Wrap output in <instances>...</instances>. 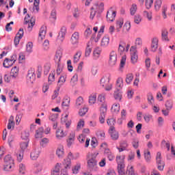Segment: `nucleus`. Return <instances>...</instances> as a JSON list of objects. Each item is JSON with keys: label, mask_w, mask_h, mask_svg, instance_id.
<instances>
[{"label": "nucleus", "mask_w": 175, "mask_h": 175, "mask_svg": "<svg viewBox=\"0 0 175 175\" xmlns=\"http://www.w3.org/2000/svg\"><path fill=\"white\" fill-rule=\"evenodd\" d=\"M98 153H89L87 155L88 169L90 172H96L98 170V161H96Z\"/></svg>", "instance_id": "1"}, {"label": "nucleus", "mask_w": 175, "mask_h": 175, "mask_svg": "<svg viewBox=\"0 0 175 175\" xmlns=\"http://www.w3.org/2000/svg\"><path fill=\"white\" fill-rule=\"evenodd\" d=\"M125 156H117L116 162L118 164V173L119 175H126L125 174V163L124 161Z\"/></svg>", "instance_id": "2"}, {"label": "nucleus", "mask_w": 175, "mask_h": 175, "mask_svg": "<svg viewBox=\"0 0 175 175\" xmlns=\"http://www.w3.org/2000/svg\"><path fill=\"white\" fill-rule=\"evenodd\" d=\"M108 64L111 67L116 66V64H117V53H116V51H112L109 53Z\"/></svg>", "instance_id": "3"}, {"label": "nucleus", "mask_w": 175, "mask_h": 175, "mask_svg": "<svg viewBox=\"0 0 175 175\" xmlns=\"http://www.w3.org/2000/svg\"><path fill=\"white\" fill-rule=\"evenodd\" d=\"M35 79H36V75H35V70H29L27 77L28 83H31V84L33 83V81H35Z\"/></svg>", "instance_id": "4"}, {"label": "nucleus", "mask_w": 175, "mask_h": 175, "mask_svg": "<svg viewBox=\"0 0 175 175\" xmlns=\"http://www.w3.org/2000/svg\"><path fill=\"white\" fill-rule=\"evenodd\" d=\"M23 36H24V29L21 28L14 40L15 46L18 45V43H20V40L23 39Z\"/></svg>", "instance_id": "5"}, {"label": "nucleus", "mask_w": 175, "mask_h": 175, "mask_svg": "<svg viewBox=\"0 0 175 175\" xmlns=\"http://www.w3.org/2000/svg\"><path fill=\"white\" fill-rule=\"evenodd\" d=\"M114 126H111L109 128V132L111 135L112 140H118L119 134L118 131H116Z\"/></svg>", "instance_id": "6"}, {"label": "nucleus", "mask_w": 175, "mask_h": 175, "mask_svg": "<svg viewBox=\"0 0 175 175\" xmlns=\"http://www.w3.org/2000/svg\"><path fill=\"white\" fill-rule=\"evenodd\" d=\"M116 11L109 10L107 12V21H110L111 23H113L116 18Z\"/></svg>", "instance_id": "7"}, {"label": "nucleus", "mask_w": 175, "mask_h": 175, "mask_svg": "<svg viewBox=\"0 0 175 175\" xmlns=\"http://www.w3.org/2000/svg\"><path fill=\"white\" fill-rule=\"evenodd\" d=\"M40 154V150L39 148L33 149L31 154L30 157L33 161H36L39 158V154Z\"/></svg>", "instance_id": "8"}, {"label": "nucleus", "mask_w": 175, "mask_h": 175, "mask_svg": "<svg viewBox=\"0 0 175 175\" xmlns=\"http://www.w3.org/2000/svg\"><path fill=\"white\" fill-rule=\"evenodd\" d=\"M65 35H66V28L65 27H62L57 36L58 40H60V42H64Z\"/></svg>", "instance_id": "9"}, {"label": "nucleus", "mask_w": 175, "mask_h": 175, "mask_svg": "<svg viewBox=\"0 0 175 175\" xmlns=\"http://www.w3.org/2000/svg\"><path fill=\"white\" fill-rule=\"evenodd\" d=\"M71 159H73V154H72V152H70L68 154V158L65 161L66 169H70V166L72 165Z\"/></svg>", "instance_id": "10"}, {"label": "nucleus", "mask_w": 175, "mask_h": 175, "mask_svg": "<svg viewBox=\"0 0 175 175\" xmlns=\"http://www.w3.org/2000/svg\"><path fill=\"white\" fill-rule=\"evenodd\" d=\"M91 10H98L99 13H102L105 10V4L103 3H96L94 7L91 8Z\"/></svg>", "instance_id": "11"}, {"label": "nucleus", "mask_w": 175, "mask_h": 175, "mask_svg": "<svg viewBox=\"0 0 175 175\" xmlns=\"http://www.w3.org/2000/svg\"><path fill=\"white\" fill-rule=\"evenodd\" d=\"M158 49V38L154 37L152 39L151 51L155 53Z\"/></svg>", "instance_id": "12"}, {"label": "nucleus", "mask_w": 175, "mask_h": 175, "mask_svg": "<svg viewBox=\"0 0 175 175\" xmlns=\"http://www.w3.org/2000/svg\"><path fill=\"white\" fill-rule=\"evenodd\" d=\"M109 43H110V37L109 36H105L101 40L100 46L101 47H107Z\"/></svg>", "instance_id": "13"}, {"label": "nucleus", "mask_w": 175, "mask_h": 175, "mask_svg": "<svg viewBox=\"0 0 175 175\" xmlns=\"http://www.w3.org/2000/svg\"><path fill=\"white\" fill-rule=\"evenodd\" d=\"M113 98L116 99V100H119V102H121V99H122V92H121L120 89L115 90Z\"/></svg>", "instance_id": "14"}, {"label": "nucleus", "mask_w": 175, "mask_h": 175, "mask_svg": "<svg viewBox=\"0 0 175 175\" xmlns=\"http://www.w3.org/2000/svg\"><path fill=\"white\" fill-rule=\"evenodd\" d=\"M169 32L167 31V30L166 29H163L161 31V40H163V42H170V39H169Z\"/></svg>", "instance_id": "15"}, {"label": "nucleus", "mask_w": 175, "mask_h": 175, "mask_svg": "<svg viewBox=\"0 0 175 175\" xmlns=\"http://www.w3.org/2000/svg\"><path fill=\"white\" fill-rule=\"evenodd\" d=\"M79 32H75L71 37L72 44H77L79 43Z\"/></svg>", "instance_id": "16"}, {"label": "nucleus", "mask_w": 175, "mask_h": 175, "mask_svg": "<svg viewBox=\"0 0 175 175\" xmlns=\"http://www.w3.org/2000/svg\"><path fill=\"white\" fill-rule=\"evenodd\" d=\"M65 136H66V133H64V130L63 129H58L56 131V137L59 140H61V139H62V137H65Z\"/></svg>", "instance_id": "17"}, {"label": "nucleus", "mask_w": 175, "mask_h": 175, "mask_svg": "<svg viewBox=\"0 0 175 175\" xmlns=\"http://www.w3.org/2000/svg\"><path fill=\"white\" fill-rule=\"evenodd\" d=\"M110 83V77H103L100 79V85L102 87H107V85H109V83Z\"/></svg>", "instance_id": "18"}, {"label": "nucleus", "mask_w": 175, "mask_h": 175, "mask_svg": "<svg viewBox=\"0 0 175 175\" xmlns=\"http://www.w3.org/2000/svg\"><path fill=\"white\" fill-rule=\"evenodd\" d=\"M61 122L62 124H65L66 128H69L70 126V124H72L70 120H68V114L62 118Z\"/></svg>", "instance_id": "19"}, {"label": "nucleus", "mask_w": 175, "mask_h": 175, "mask_svg": "<svg viewBox=\"0 0 175 175\" xmlns=\"http://www.w3.org/2000/svg\"><path fill=\"white\" fill-rule=\"evenodd\" d=\"M56 155L59 159L64 158V155H65V152H64V147L60 146L57 148L56 150Z\"/></svg>", "instance_id": "20"}, {"label": "nucleus", "mask_w": 175, "mask_h": 175, "mask_svg": "<svg viewBox=\"0 0 175 175\" xmlns=\"http://www.w3.org/2000/svg\"><path fill=\"white\" fill-rule=\"evenodd\" d=\"M61 58H62V51L58 50L56 51V53L55 55V62L59 64V62H61Z\"/></svg>", "instance_id": "21"}, {"label": "nucleus", "mask_w": 175, "mask_h": 175, "mask_svg": "<svg viewBox=\"0 0 175 175\" xmlns=\"http://www.w3.org/2000/svg\"><path fill=\"white\" fill-rule=\"evenodd\" d=\"M18 76V68L17 66H14L13 68H12L10 72V77H12V79H16Z\"/></svg>", "instance_id": "22"}, {"label": "nucleus", "mask_w": 175, "mask_h": 175, "mask_svg": "<svg viewBox=\"0 0 175 175\" xmlns=\"http://www.w3.org/2000/svg\"><path fill=\"white\" fill-rule=\"evenodd\" d=\"M156 163L158 170H159L160 172H163V169H165V161L162 160H159L156 161Z\"/></svg>", "instance_id": "23"}, {"label": "nucleus", "mask_w": 175, "mask_h": 175, "mask_svg": "<svg viewBox=\"0 0 175 175\" xmlns=\"http://www.w3.org/2000/svg\"><path fill=\"white\" fill-rule=\"evenodd\" d=\"M13 64H14V62H12L10 59L5 58L3 63V66H4V68H10V66H12Z\"/></svg>", "instance_id": "24"}, {"label": "nucleus", "mask_w": 175, "mask_h": 175, "mask_svg": "<svg viewBox=\"0 0 175 175\" xmlns=\"http://www.w3.org/2000/svg\"><path fill=\"white\" fill-rule=\"evenodd\" d=\"M124 80H122V78H118V80L116 81V90H121L122 89V87H124Z\"/></svg>", "instance_id": "25"}, {"label": "nucleus", "mask_w": 175, "mask_h": 175, "mask_svg": "<svg viewBox=\"0 0 175 175\" xmlns=\"http://www.w3.org/2000/svg\"><path fill=\"white\" fill-rule=\"evenodd\" d=\"M46 27L42 26L41 27L40 29V33H39V38H40L41 40H43L44 39V37L46 36Z\"/></svg>", "instance_id": "26"}, {"label": "nucleus", "mask_w": 175, "mask_h": 175, "mask_svg": "<svg viewBox=\"0 0 175 175\" xmlns=\"http://www.w3.org/2000/svg\"><path fill=\"white\" fill-rule=\"evenodd\" d=\"M65 81H66V75H62L59 77V80H58V88H61V87H62V85H64V83H65Z\"/></svg>", "instance_id": "27"}, {"label": "nucleus", "mask_w": 175, "mask_h": 175, "mask_svg": "<svg viewBox=\"0 0 175 175\" xmlns=\"http://www.w3.org/2000/svg\"><path fill=\"white\" fill-rule=\"evenodd\" d=\"M126 174L127 175H139L137 173L135 172L133 169V166H129L127 167V170L126 171Z\"/></svg>", "instance_id": "28"}, {"label": "nucleus", "mask_w": 175, "mask_h": 175, "mask_svg": "<svg viewBox=\"0 0 175 175\" xmlns=\"http://www.w3.org/2000/svg\"><path fill=\"white\" fill-rule=\"evenodd\" d=\"M35 21L36 19L33 17H31L30 19V21L28 23V27H27V29L29 31V32H31V31H32V28H33V25H35Z\"/></svg>", "instance_id": "29"}, {"label": "nucleus", "mask_w": 175, "mask_h": 175, "mask_svg": "<svg viewBox=\"0 0 175 175\" xmlns=\"http://www.w3.org/2000/svg\"><path fill=\"white\" fill-rule=\"evenodd\" d=\"M91 51H92V49L91 48V43L88 42L87 43V47L85 51V57H90Z\"/></svg>", "instance_id": "30"}, {"label": "nucleus", "mask_w": 175, "mask_h": 175, "mask_svg": "<svg viewBox=\"0 0 175 175\" xmlns=\"http://www.w3.org/2000/svg\"><path fill=\"white\" fill-rule=\"evenodd\" d=\"M105 154L106 155V157H107L109 161H113V159H114V154H113V153H111L110 150L105 149Z\"/></svg>", "instance_id": "31"}, {"label": "nucleus", "mask_w": 175, "mask_h": 175, "mask_svg": "<svg viewBox=\"0 0 175 175\" xmlns=\"http://www.w3.org/2000/svg\"><path fill=\"white\" fill-rule=\"evenodd\" d=\"M61 165L59 163H57L55 168L51 172V175H59V169Z\"/></svg>", "instance_id": "32"}, {"label": "nucleus", "mask_w": 175, "mask_h": 175, "mask_svg": "<svg viewBox=\"0 0 175 175\" xmlns=\"http://www.w3.org/2000/svg\"><path fill=\"white\" fill-rule=\"evenodd\" d=\"M96 103V94H92L89 96V103L90 105H95Z\"/></svg>", "instance_id": "33"}, {"label": "nucleus", "mask_w": 175, "mask_h": 175, "mask_svg": "<svg viewBox=\"0 0 175 175\" xmlns=\"http://www.w3.org/2000/svg\"><path fill=\"white\" fill-rule=\"evenodd\" d=\"M29 142V140H27L25 142H21L20 147L21 150V151H25L27 148H28V143Z\"/></svg>", "instance_id": "34"}, {"label": "nucleus", "mask_w": 175, "mask_h": 175, "mask_svg": "<svg viewBox=\"0 0 175 175\" xmlns=\"http://www.w3.org/2000/svg\"><path fill=\"white\" fill-rule=\"evenodd\" d=\"M106 113H107V105H104L100 108V116H106Z\"/></svg>", "instance_id": "35"}, {"label": "nucleus", "mask_w": 175, "mask_h": 175, "mask_svg": "<svg viewBox=\"0 0 175 175\" xmlns=\"http://www.w3.org/2000/svg\"><path fill=\"white\" fill-rule=\"evenodd\" d=\"M98 102L100 106H103L104 105H107L105 100V95L100 94L98 97Z\"/></svg>", "instance_id": "36"}, {"label": "nucleus", "mask_w": 175, "mask_h": 175, "mask_svg": "<svg viewBox=\"0 0 175 175\" xmlns=\"http://www.w3.org/2000/svg\"><path fill=\"white\" fill-rule=\"evenodd\" d=\"M122 25H124V21L122 19H119L116 21V29L118 32H120V29L122 28Z\"/></svg>", "instance_id": "37"}, {"label": "nucleus", "mask_w": 175, "mask_h": 175, "mask_svg": "<svg viewBox=\"0 0 175 175\" xmlns=\"http://www.w3.org/2000/svg\"><path fill=\"white\" fill-rule=\"evenodd\" d=\"M100 53H102V50H100V48L95 49L93 53L95 59H98V58H99V55H100Z\"/></svg>", "instance_id": "38"}, {"label": "nucleus", "mask_w": 175, "mask_h": 175, "mask_svg": "<svg viewBox=\"0 0 175 175\" xmlns=\"http://www.w3.org/2000/svg\"><path fill=\"white\" fill-rule=\"evenodd\" d=\"M137 11V5L133 3L131 5V8L130 9V13H131V16H135Z\"/></svg>", "instance_id": "39"}, {"label": "nucleus", "mask_w": 175, "mask_h": 175, "mask_svg": "<svg viewBox=\"0 0 175 175\" xmlns=\"http://www.w3.org/2000/svg\"><path fill=\"white\" fill-rule=\"evenodd\" d=\"M53 81H55V74L51 73L48 77V83L49 84H53Z\"/></svg>", "instance_id": "40"}, {"label": "nucleus", "mask_w": 175, "mask_h": 175, "mask_svg": "<svg viewBox=\"0 0 175 175\" xmlns=\"http://www.w3.org/2000/svg\"><path fill=\"white\" fill-rule=\"evenodd\" d=\"M80 57H81V51H78L74 56V64H77L80 61Z\"/></svg>", "instance_id": "41"}, {"label": "nucleus", "mask_w": 175, "mask_h": 175, "mask_svg": "<svg viewBox=\"0 0 175 175\" xmlns=\"http://www.w3.org/2000/svg\"><path fill=\"white\" fill-rule=\"evenodd\" d=\"M73 142H75V133H72L71 136L67 140V146L68 147H70L72 144H73Z\"/></svg>", "instance_id": "42"}, {"label": "nucleus", "mask_w": 175, "mask_h": 175, "mask_svg": "<svg viewBox=\"0 0 175 175\" xmlns=\"http://www.w3.org/2000/svg\"><path fill=\"white\" fill-rule=\"evenodd\" d=\"M112 113H118L120 111V104H113L111 107Z\"/></svg>", "instance_id": "43"}, {"label": "nucleus", "mask_w": 175, "mask_h": 175, "mask_svg": "<svg viewBox=\"0 0 175 175\" xmlns=\"http://www.w3.org/2000/svg\"><path fill=\"white\" fill-rule=\"evenodd\" d=\"M4 162H5V163H14L13 159H12V156H10V154L6 155L5 157Z\"/></svg>", "instance_id": "44"}, {"label": "nucleus", "mask_w": 175, "mask_h": 175, "mask_svg": "<svg viewBox=\"0 0 175 175\" xmlns=\"http://www.w3.org/2000/svg\"><path fill=\"white\" fill-rule=\"evenodd\" d=\"M44 132V129L43 127H40L38 131H36V137H42V135Z\"/></svg>", "instance_id": "45"}, {"label": "nucleus", "mask_w": 175, "mask_h": 175, "mask_svg": "<svg viewBox=\"0 0 175 175\" xmlns=\"http://www.w3.org/2000/svg\"><path fill=\"white\" fill-rule=\"evenodd\" d=\"M77 80H78V76L77 74H75L72 77L70 81V85H72V87H75V85H76V83H77Z\"/></svg>", "instance_id": "46"}, {"label": "nucleus", "mask_w": 175, "mask_h": 175, "mask_svg": "<svg viewBox=\"0 0 175 175\" xmlns=\"http://www.w3.org/2000/svg\"><path fill=\"white\" fill-rule=\"evenodd\" d=\"M14 166V163H5V165H4V170H5V172H10V170Z\"/></svg>", "instance_id": "47"}, {"label": "nucleus", "mask_w": 175, "mask_h": 175, "mask_svg": "<svg viewBox=\"0 0 175 175\" xmlns=\"http://www.w3.org/2000/svg\"><path fill=\"white\" fill-rule=\"evenodd\" d=\"M16 157L17 161H18V162H21V161H23L24 159V151L20 150L19 152L17 153Z\"/></svg>", "instance_id": "48"}, {"label": "nucleus", "mask_w": 175, "mask_h": 175, "mask_svg": "<svg viewBox=\"0 0 175 175\" xmlns=\"http://www.w3.org/2000/svg\"><path fill=\"white\" fill-rule=\"evenodd\" d=\"M139 57L137 56V53H131V62L133 64H136Z\"/></svg>", "instance_id": "49"}, {"label": "nucleus", "mask_w": 175, "mask_h": 175, "mask_svg": "<svg viewBox=\"0 0 175 175\" xmlns=\"http://www.w3.org/2000/svg\"><path fill=\"white\" fill-rule=\"evenodd\" d=\"M80 167H81V164L77 163L73 168H72V173L73 174H77L79 173V170H80Z\"/></svg>", "instance_id": "50"}, {"label": "nucleus", "mask_w": 175, "mask_h": 175, "mask_svg": "<svg viewBox=\"0 0 175 175\" xmlns=\"http://www.w3.org/2000/svg\"><path fill=\"white\" fill-rule=\"evenodd\" d=\"M132 80H133V74H127L126 77V83L127 84H131Z\"/></svg>", "instance_id": "51"}, {"label": "nucleus", "mask_w": 175, "mask_h": 175, "mask_svg": "<svg viewBox=\"0 0 175 175\" xmlns=\"http://www.w3.org/2000/svg\"><path fill=\"white\" fill-rule=\"evenodd\" d=\"M33 47V44L31 42H29L26 45V51L27 53H32V49Z\"/></svg>", "instance_id": "52"}, {"label": "nucleus", "mask_w": 175, "mask_h": 175, "mask_svg": "<svg viewBox=\"0 0 175 175\" xmlns=\"http://www.w3.org/2000/svg\"><path fill=\"white\" fill-rule=\"evenodd\" d=\"M162 5V0H157L154 3V9L155 10H159L161 9Z\"/></svg>", "instance_id": "53"}, {"label": "nucleus", "mask_w": 175, "mask_h": 175, "mask_svg": "<svg viewBox=\"0 0 175 175\" xmlns=\"http://www.w3.org/2000/svg\"><path fill=\"white\" fill-rule=\"evenodd\" d=\"M118 51L120 53V54H122L124 51H125V43L124 42H120L119 44Z\"/></svg>", "instance_id": "54"}, {"label": "nucleus", "mask_w": 175, "mask_h": 175, "mask_svg": "<svg viewBox=\"0 0 175 175\" xmlns=\"http://www.w3.org/2000/svg\"><path fill=\"white\" fill-rule=\"evenodd\" d=\"M165 107L167 110H172V109L173 107V101L167 100L165 103Z\"/></svg>", "instance_id": "55"}, {"label": "nucleus", "mask_w": 175, "mask_h": 175, "mask_svg": "<svg viewBox=\"0 0 175 175\" xmlns=\"http://www.w3.org/2000/svg\"><path fill=\"white\" fill-rule=\"evenodd\" d=\"M28 137H29V133L28 131H24L22 133L21 138L23 140H25L27 142V140H29L28 139Z\"/></svg>", "instance_id": "56"}, {"label": "nucleus", "mask_w": 175, "mask_h": 175, "mask_svg": "<svg viewBox=\"0 0 175 175\" xmlns=\"http://www.w3.org/2000/svg\"><path fill=\"white\" fill-rule=\"evenodd\" d=\"M20 174H25V165L23 163L19 164Z\"/></svg>", "instance_id": "57"}, {"label": "nucleus", "mask_w": 175, "mask_h": 175, "mask_svg": "<svg viewBox=\"0 0 175 175\" xmlns=\"http://www.w3.org/2000/svg\"><path fill=\"white\" fill-rule=\"evenodd\" d=\"M88 111V108L83 107V109H81L79 110V116H81V117H83V116H85Z\"/></svg>", "instance_id": "58"}, {"label": "nucleus", "mask_w": 175, "mask_h": 175, "mask_svg": "<svg viewBox=\"0 0 175 175\" xmlns=\"http://www.w3.org/2000/svg\"><path fill=\"white\" fill-rule=\"evenodd\" d=\"M141 22L142 16L139 14L135 15L134 17V23H135V24H140Z\"/></svg>", "instance_id": "59"}, {"label": "nucleus", "mask_w": 175, "mask_h": 175, "mask_svg": "<svg viewBox=\"0 0 175 175\" xmlns=\"http://www.w3.org/2000/svg\"><path fill=\"white\" fill-rule=\"evenodd\" d=\"M83 97L81 96L78 97L76 100L77 107H79V106H81V105H83Z\"/></svg>", "instance_id": "60"}, {"label": "nucleus", "mask_w": 175, "mask_h": 175, "mask_svg": "<svg viewBox=\"0 0 175 175\" xmlns=\"http://www.w3.org/2000/svg\"><path fill=\"white\" fill-rule=\"evenodd\" d=\"M123 29L126 32H129V29H131V22H126L123 26Z\"/></svg>", "instance_id": "61"}, {"label": "nucleus", "mask_w": 175, "mask_h": 175, "mask_svg": "<svg viewBox=\"0 0 175 175\" xmlns=\"http://www.w3.org/2000/svg\"><path fill=\"white\" fill-rule=\"evenodd\" d=\"M148 102L150 105H152V103H154V96H152V94L151 93L148 94Z\"/></svg>", "instance_id": "62"}, {"label": "nucleus", "mask_w": 175, "mask_h": 175, "mask_svg": "<svg viewBox=\"0 0 175 175\" xmlns=\"http://www.w3.org/2000/svg\"><path fill=\"white\" fill-rule=\"evenodd\" d=\"M83 126H84V120H79L77 126V131H80V129H81V128H83Z\"/></svg>", "instance_id": "63"}, {"label": "nucleus", "mask_w": 175, "mask_h": 175, "mask_svg": "<svg viewBox=\"0 0 175 175\" xmlns=\"http://www.w3.org/2000/svg\"><path fill=\"white\" fill-rule=\"evenodd\" d=\"M107 124L110 126H113L116 124V119L110 118L107 120Z\"/></svg>", "instance_id": "64"}]
</instances>
